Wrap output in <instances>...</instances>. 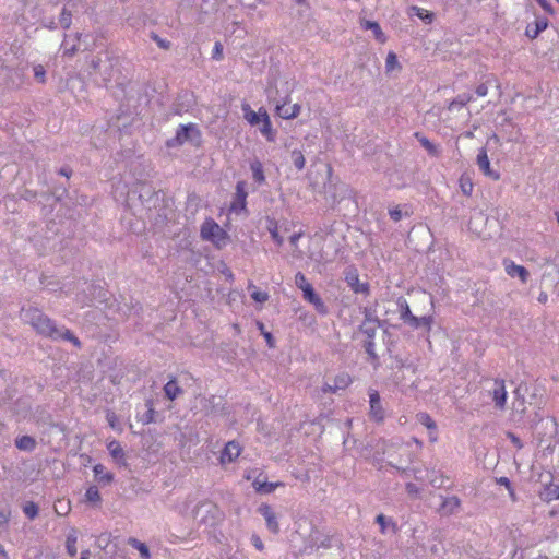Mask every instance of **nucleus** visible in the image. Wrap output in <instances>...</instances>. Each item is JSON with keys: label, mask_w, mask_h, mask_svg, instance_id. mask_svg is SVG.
<instances>
[{"label": "nucleus", "mask_w": 559, "mask_h": 559, "mask_svg": "<svg viewBox=\"0 0 559 559\" xmlns=\"http://www.w3.org/2000/svg\"><path fill=\"white\" fill-rule=\"evenodd\" d=\"M23 318L39 334L48 336L52 340H64L71 342L78 348L81 347L80 340L64 326H58L55 321L44 314L36 308L23 310Z\"/></svg>", "instance_id": "nucleus-1"}, {"label": "nucleus", "mask_w": 559, "mask_h": 559, "mask_svg": "<svg viewBox=\"0 0 559 559\" xmlns=\"http://www.w3.org/2000/svg\"><path fill=\"white\" fill-rule=\"evenodd\" d=\"M201 237L219 247L225 245L227 234L214 219L209 218L201 226Z\"/></svg>", "instance_id": "nucleus-2"}, {"label": "nucleus", "mask_w": 559, "mask_h": 559, "mask_svg": "<svg viewBox=\"0 0 559 559\" xmlns=\"http://www.w3.org/2000/svg\"><path fill=\"white\" fill-rule=\"evenodd\" d=\"M192 134L200 138V132L195 124L189 123V124H180L177 129L175 138L167 141V145L169 147L176 146V145H182L187 141L192 140Z\"/></svg>", "instance_id": "nucleus-3"}, {"label": "nucleus", "mask_w": 559, "mask_h": 559, "mask_svg": "<svg viewBox=\"0 0 559 559\" xmlns=\"http://www.w3.org/2000/svg\"><path fill=\"white\" fill-rule=\"evenodd\" d=\"M247 197L248 192L246 181H238L236 185V191L233 201L230 203V212H234L236 214L245 212L247 209Z\"/></svg>", "instance_id": "nucleus-4"}, {"label": "nucleus", "mask_w": 559, "mask_h": 559, "mask_svg": "<svg viewBox=\"0 0 559 559\" xmlns=\"http://www.w3.org/2000/svg\"><path fill=\"white\" fill-rule=\"evenodd\" d=\"M369 404H370V412L369 416L370 418L380 424L385 418V411L381 403V397L378 391L371 390L369 392Z\"/></svg>", "instance_id": "nucleus-5"}, {"label": "nucleus", "mask_w": 559, "mask_h": 559, "mask_svg": "<svg viewBox=\"0 0 559 559\" xmlns=\"http://www.w3.org/2000/svg\"><path fill=\"white\" fill-rule=\"evenodd\" d=\"M496 408L503 411L507 404L508 393L506 390L504 380L495 379L493 388L489 391Z\"/></svg>", "instance_id": "nucleus-6"}, {"label": "nucleus", "mask_w": 559, "mask_h": 559, "mask_svg": "<svg viewBox=\"0 0 559 559\" xmlns=\"http://www.w3.org/2000/svg\"><path fill=\"white\" fill-rule=\"evenodd\" d=\"M289 102H290V97L286 96L283 99V103L276 104V107H275L276 114L283 119H294L300 114V109H301L300 105L299 104L288 105Z\"/></svg>", "instance_id": "nucleus-7"}, {"label": "nucleus", "mask_w": 559, "mask_h": 559, "mask_svg": "<svg viewBox=\"0 0 559 559\" xmlns=\"http://www.w3.org/2000/svg\"><path fill=\"white\" fill-rule=\"evenodd\" d=\"M258 512L264 518L269 531H271L274 534H277L280 532V525L272 507L266 503H262L258 508Z\"/></svg>", "instance_id": "nucleus-8"}, {"label": "nucleus", "mask_w": 559, "mask_h": 559, "mask_svg": "<svg viewBox=\"0 0 559 559\" xmlns=\"http://www.w3.org/2000/svg\"><path fill=\"white\" fill-rule=\"evenodd\" d=\"M345 281L355 294H369V284L367 282H360L356 271L347 272Z\"/></svg>", "instance_id": "nucleus-9"}, {"label": "nucleus", "mask_w": 559, "mask_h": 559, "mask_svg": "<svg viewBox=\"0 0 559 559\" xmlns=\"http://www.w3.org/2000/svg\"><path fill=\"white\" fill-rule=\"evenodd\" d=\"M241 453V448L238 442L236 441H229L226 443L224 450L221 454V463H231L234 462Z\"/></svg>", "instance_id": "nucleus-10"}, {"label": "nucleus", "mask_w": 559, "mask_h": 559, "mask_svg": "<svg viewBox=\"0 0 559 559\" xmlns=\"http://www.w3.org/2000/svg\"><path fill=\"white\" fill-rule=\"evenodd\" d=\"M504 267H506V273L510 277H519L522 283L527 282L530 273L524 266L518 265L512 261H509V262L506 261Z\"/></svg>", "instance_id": "nucleus-11"}, {"label": "nucleus", "mask_w": 559, "mask_h": 559, "mask_svg": "<svg viewBox=\"0 0 559 559\" xmlns=\"http://www.w3.org/2000/svg\"><path fill=\"white\" fill-rule=\"evenodd\" d=\"M477 165L479 169L487 176L492 177L493 179H498L499 175L493 173L490 168V162L488 158L487 150L481 147L477 154Z\"/></svg>", "instance_id": "nucleus-12"}, {"label": "nucleus", "mask_w": 559, "mask_h": 559, "mask_svg": "<svg viewBox=\"0 0 559 559\" xmlns=\"http://www.w3.org/2000/svg\"><path fill=\"white\" fill-rule=\"evenodd\" d=\"M107 450L109 451V454L111 457L116 461L119 465H127L124 451L121 447V444L117 440H111L107 443Z\"/></svg>", "instance_id": "nucleus-13"}, {"label": "nucleus", "mask_w": 559, "mask_h": 559, "mask_svg": "<svg viewBox=\"0 0 559 559\" xmlns=\"http://www.w3.org/2000/svg\"><path fill=\"white\" fill-rule=\"evenodd\" d=\"M461 500L456 496L445 497L439 508V511L443 515L453 514L459 510Z\"/></svg>", "instance_id": "nucleus-14"}, {"label": "nucleus", "mask_w": 559, "mask_h": 559, "mask_svg": "<svg viewBox=\"0 0 559 559\" xmlns=\"http://www.w3.org/2000/svg\"><path fill=\"white\" fill-rule=\"evenodd\" d=\"M260 112L262 114L260 132L267 141L273 142L275 140V132L272 128L270 117L264 108H260Z\"/></svg>", "instance_id": "nucleus-15"}, {"label": "nucleus", "mask_w": 559, "mask_h": 559, "mask_svg": "<svg viewBox=\"0 0 559 559\" xmlns=\"http://www.w3.org/2000/svg\"><path fill=\"white\" fill-rule=\"evenodd\" d=\"M400 308V316L404 323L408 325H415L417 322V317L414 316L409 309V306L405 299H400L397 301Z\"/></svg>", "instance_id": "nucleus-16"}, {"label": "nucleus", "mask_w": 559, "mask_h": 559, "mask_svg": "<svg viewBox=\"0 0 559 559\" xmlns=\"http://www.w3.org/2000/svg\"><path fill=\"white\" fill-rule=\"evenodd\" d=\"M548 26L546 19H537L534 24H528L525 29V35L532 39L536 38Z\"/></svg>", "instance_id": "nucleus-17"}, {"label": "nucleus", "mask_w": 559, "mask_h": 559, "mask_svg": "<svg viewBox=\"0 0 559 559\" xmlns=\"http://www.w3.org/2000/svg\"><path fill=\"white\" fill-rule=\"evenodd\" d=\"M76 7L75 0H69L68 3L62 9L60 14L59 23L60 26L64 29H68L72 22V14L70 9H74Z\"/></svg>", "instance_id": "nucleus-18"}, {"label": "nucleus", "mask_w": 559, "mask_h": 559, "mask_svg": "<svg viewBox=\"0 0 559 559\" xmlns=\"http://www.w3.org/2000/svg\"><path fill=\"white\" fill-rule=\"evenodd\" d=\"M361 27H362L364 29H369V31H371V32L373 33L374 38H376L379 43L383 44V43H385V41H386V36H385V34L382 32V29H381V27H380V25H379V23H378V22H374V21H367V20H366V21H362V22H361Z\"/></svg>", "instance_id": "nucleus-19"}, {"label": "nucleus", "mask_w": 559, "mask_h": 559, "mask_svg": "<svg viewBox=\"0 0 559 559\" xmlns=\"http://www.w3.org/2000/svg\"><path fill=\"white\" fill-rule=\"evenodd\" d=\"M250 169H251L252 177L255 182H258L259 185H262L265 182L263 165L259 159H254L250 163Z\"/></svg>", "instance_id": "nucleus-20"}, {"label": "nucleus", "mask_w": 559, "mask_h": 559, "mask_svg": "<svg viewBox=\"0 0 559 559\" xmlns=\"http://www.w3.org/2000/svg\"><path fill=\"white\" fill-rule=\"evenodd\" d=\"M243 117L251 126H257L262 121V114L253 111L248 104L242 105Z\"/></svg>", "instance_id": "nucleus-21"}, {"label": "nucleus", "mask_w": 559, "mask_h": 559, "mask_svg": "<svg viewBox=\"0 0 559 559\" xmlns=\"http://www.w3.org/2000/svg\"><path fill=\"white\" fill-rule=\"evenodd\" d=\"M164 392L167 399L174 401L182 393V389L178 385L175 379H171L165 384Z\"/></svg>", "instance_id": "nucleus-22"}, {"label": "nucleus", "mask_w": 559, "mask_h": 559, "mask_svg": "<svg viewBox=\"0 0 559 559\" xmlns=\"http://www.w3.org/2000/svg\"><path fill=\"white\" fill-rule=\"evenodd\" d=\"M15 447L19 450L32 452L36 448V441L31 436H22L15 440Z\"/></svg>", "instance_id": "nucleus-23"}, {"label": "nucleus", "mask_w": 559, "mask_h": 559, "mask_svg": "<svg viewBox=\"0 0 559 559\" xmlns=\"http://www.w3.org/2000/svg\"><path fill=\"white\" fill-rule=\"evenodd\" d=\"M415 138L421 144V146L432 156H438L440 151L437 145L431 143L426 136L420 134L419 132L415 133Z\"/></svg>", "instance_id": "nucleus-24"}, {"label": "nucleus", "mask_w": 559, "mask_h": 559, "mask_svg": "<svg viewBox=\"0 0 559 559\" xmlns=\"http://www.w3.org/2000/svg\"><path fill=\"white\" fill-rule=\"evenodd\" d=\"M278 486H281L280 483H269V481H253L254 489L260 493H271L273 492Z\"/></svg>", "instance_id": "nucleus-25"}, {"label": "nucleus", "mask_w": 559, "mask_h": 559, "mask_svg": "<svg viewBox=\"0 0 559 559\" xmlns=\"http://www.w3.org/2000/svg\"><path fill=\"white\" fill-rule=\"evenodd\" d=\"M411 12H412V14L416 15L417 17H419L427 24L432 23V21L435 19V14L432 12H429V11H427L423 8L416 7V5L411 8Z\"/></svg>", "instance_id": "nucleus-26"}, {"label": "nucleus", "mask_w": 559, "mask_h": 559, "mask_svg": "<svg viewBox=\"0 0 559 559\" xmlns=\"http://www.w3.org/2000/svg\"><path fill=\"white\" fill-rule=\"evenodd\" d=\"M352 383V378L347 372H341L334 378V389L345 390Z\"/></svg>", "instance_id": "nucleus-27"}, {"label": "nucleus", "mask_w": 559, "mask_h": 559, "mask_svg": "<svg viewBox=\"0 0 559 559\" xmlns=\"http://www.w3.org/2000/svg\"><path fill=\"white\" fill-rule=\"evenodd\" d=\"M95 476L100 483H110L114 479V475L111 473L105 472V466L103 464H96L93 468Z\"/></svg>", "instance_id": "nucleus-28"}, {"label": "nucleus", "mask_w": 559, "mask_h": 559, "mask_svg": "<svg viewBox=\"0 0 559 559\" xmlns=\"http://www.w3.org/2000/svg\"><path fill=\"white\" fill-rule=\"evenodd\" d=\"M128 544L132 548L139 550V552L141 554L142 558L150 559V557H151L150 549H148V547L144 543L140 542L136 538H129Z\"/></svg>", "instance_id": "nucleus-29"}, {"label": "nucleus", "mask_w": 559, "mask_h": 559, "mask_svg": "<svg viewBox=\"0 0 559 559\" xmlns=\"http://www.w3.org/2000/svg\"><path fill=\"white\" fill-rule=\"evenodd\" d=\"M473 100V95L463 93L457 95L450 104L449 109L453 110L455 107H464L466 104Z\"/></svg>", "instance_id": "nucleus-30"}, {"label": "nucleus", "mask_w": 559, "mask_h": 559, "mask_svg": "<svg viewBox=\"0 0 559 559\" xmlns=\"http://www.w3.org/2000/svg\"><path fill=\"white\" fill-rule=\"evenodd\" d=\"M76 542H78L76 533H75V531H72L71 533L68 534L67 540H66V549L70 557H74L78 552Z\"/></svg>", "instance_id": "nucleus-31"}, {"label": "nucleus", "mask_w": 559, "mask_h": 559, "mask_svg": "<svg viewBox=\"0 0 559 559\" xmlns=\"http://www.w3.org/2000/svg\"><path fill=\"white\" fill-rule=\"evenodd\" d=\"M429 483L435 488H441L444 486L447 477H444L439 471L432 469L428 474Z\"/></svg>", "instance_id": "nucleus-32"}, {"label": "nucleus", "mask_w": 559, "mask_h": 559, "mask_svg": "<svg viewBox=\"0 0 559 559\" xmlns=\"http://www.w3.org/2000/svg\"><path fill=\"white\" fill-rule=\"evenodd\" d=\"M88 289L91 290L92 298L90 300H96L99 302H104L107 300V292L100 286L90 285Z\"/></svg>", "instance_id": "nucleus-33"}, {"label": "nucleus", "mask_w": 559, "mask_h": 559, "mask_svg": "<svg viewBox=\"0 0 559 559\" xmlns=\"http://www.w3.org/2000/svg\"><path fill=\"white\" fill-rule=\"evenodd\" d=\"M292 163L298 170H302L306 164L305 156L300 150H293L290 153Z\"/></svg>", "instance_id": "nucleus-34"}, {"label": "nucleus", "mask_w": 559, "mask_h": 559, "mask_svg": "<svg viewBox=\"0 0 559 559\" xmlns=\"http://www.w3.org/2000/svg\"><path fill=\"white\" fill-rule=\"evenodd\" d=\"M379 325L380 323L362 322L360 325V331L368 337V340L373 341Z\"/></svg>", "instance_id": "nucleus-35"}, {"label": "nucleus", "mask_w": 559, "mask_h": 559, "mask_svg": "<svg viewBox=\"0 0 559 559\" xmlns=\"http://www.w3.org/2000/svg\"><path fill=\"white\" fill-rule=\"evenodd\" d=\"M433 319L431 316H424V317H417V322L415 325H409L413 329H425L426 332H429L431 330Z\"/></svg>", "instance_id": "nucleus-36"}, {"label": "nucleus", "mask_w": 559, "mask_h": 559, "mask_svg": "<svg viewBox=\"0 0 559 559\" xmlns=\"http://www.w3.org/2000/svg\"><path fill=\"white\" fill-rule=\"evenodd\" d=\"M417 420L425 426L428 430H437L435 420L427 413L417 414Z\"/></svg>", "instance_id": "nucleus-37"}, {"label": "nucleus", "mask_w": 559, "mask_h": 559, "mask_svg": "<svg viewBox=\"0 0 559 559\" xmlns=\"http://www.w3.org/2000/svg\"><path fill=\"white\" fill-rule=\"evenodd\" d=\"M267 230L272 237V239L276 242L277 246H282L284 242L283 237L278 234L277 223L275 221H270Z\"/></svg>", "instance_id": "nucleus-38"}, {"label": "nucleus", "mask_w": 559, "mask_h": 559, "mask_svg": "<svg viewBox=\"0 0 559 559\" xmlns=\"http://www.w3.org/2000/svg\"><path fill=\"white\" fill-rule=\"evenodd\" d=\"M85 499H86V501H88L91 503H98V502H100L102 497H100L98 488L96 486H90L86 489Z\"/></svg>", "instance_id": "nucleus-39"}, {"label": "nucleus", "mask_w": 559, "mask_h": 559, "mask_svg": "<svg viewBox=\"0 0 559 559\" xmlns=\"http://www.w3.org/2000/svg\"><path fill=\"white\" fill-rule=\"evenodd\" d=\"M106 420H107L108 425L110 426V428H112L114 430H116L118 432L122 431V427L119 424L118 416L112 411H107Z\"/></svg>", "instance_id": "nucleus-40"}, {"label": "nucleus", "mask_w": 559, "mask_h": 559, "mask_svg": "<svg viewBox=\"0 0 559 559\" xmlns=\"http://www.w3.org/2000/svg\"><path fill=\"white\" fill-rule=\"evenodd\" d=\"M23 512L29 520H34L38 515V507L32 501L26 502L23 507Z\"/></svg>", "instance_id": "nucleus-41"}, {"label": "nucleus", "mask_w": 559, "mask_h": 559, "mask_svg": "<svg viewBox=\"0 0 559 559\" xmlns=\"http://www.w3.org/2000/svg\"><path fill=\"white\" fill-rule=\"evenodd\" d=\"M460 187L465 195H471L473 193V183L468 178L462 177L460 179Z\"/></svg>", "instance_id": "nucleus-42"}, {"label": "nucleus", "mask_w": 559, "mask_h": 559, "mask_svg": "<svg viewBox=\"0 0 559 559\" xmlns=\"http://www.w3.org/2000/svg\"><path fill=\"white\" fill-rule=\"evenodd\" d=\"M376 522L380 525L381 533L383 534L385 533L388 524H391L393 527L395 526V524L391 520H388L386 516L383 514H379L376 518Z\"/></svg>", "instance_id": "nucleus-43"}, {"label": "nucleus", "mask_w": 559, "mask_h": 559, "mask_svg": "<svg viewBox=\"0 0 559 559\" xmlns=\"http://www.w3.org/2000/svg\"><path fill=\"white\" fill-rule=\"evenodd\" d=\"M295 284L296 286L304 290L305 289V286H311L308 282H307V278L305 276L304 273L301 272H298L296 275H295Z\"/></svg>", "instance_id": "nucleus-44"}, {"label": "nucleus", "mask_w": 559, "mask_h": 559, "mask_svg": "<svg viewBox=\"0 0 559 559\" xmlns=\"http://www.w3.org/2000/svg\"><path fill=\"white\" fill-rule=\"evenodd\" d=\"M33 70H34L35 79L38 82H40V83L45 82V78H46V70H45V68L41 64H37V66L34 67Z\"/></svg>", "instance_id": "nucleus-45"}, {"label": "nucleus", "mask_w": 559, "mask_h": 559, "mask_svg": "<svg viewBox=\"0 0 559 559\" xmlns=\"http://www.w3.org/2000/svg\"><path fill=\"white\" fill-rule=\"evenodd\" d=\"M364 316H365L364 322L380 323L379 319L377 318V316L374 314V311L372 309L365 308Z\"/></svg>", "instance_id": "nucleus-46"}, {"label": "nucleus", "mask_w": 559, "mask_h": 559, "mask_svg": "<svg viewBox=\"0 0 559 559\" xmlns=\"http://www.w3.org/2000/svg\"><path fill=\"white\" fill-rule=\"evenodd\" d=\"M546 498L548 500L559 499V485H552L549 488H547Z\"/></svg>", "instance_id": "nucleus-47"}, {"label": "nucleus", "mask_w": 559, "mask_h": 559, "mask_svg": "<svg viewBox=\"0 0 559 559\" xmlns=\"http://www.w3.org/2000/svg\"><path fill=\"white\" fill-rule=\"evenodd\" d=\"M302 295L305 300H307L308 302H311L312 300L316 299V297H318L312 286H305Z\"/></svg>", "instance_id": "nucleus-48"}, {"label": "nucleus", "mask_w": 559, "mask_h": 559, "mask_svg": "<svg viewBox=\"0 0 559 559\" xmlns=\"http://www.w3.org/2000/svg\"><path fill=\"white\" fill-rule=\"evenodd\" d=\"M376 343L374 341L372 340H367L366 343H365V349H366V353L372 358V359H377V354H376Z\"/></svg>", "instance_id": "nucleus-49"}, {"label": "nucleus", "mask_w": 559, "mask_h": 559, "mask_svg": "<svg viewBox=\"0 0 559 559\" xmlns=\"http://www.w3.org/2000/svg\"><path fill=\"white\" fill-rule=\"evenodd\" d=\"M251 298L258 302H264L269 299V294L265 292L254 289L251 293Z\"/></svg>", "instance_id": "nucleus-50"}, {"label": "nucleus", "mask_w": 559, "mask_h": 559, "mask_svg": "<svg viewBox=\"0 0 559 559\" xmlns=\"http://www.w3.org/2000/svg\"><path fill=\"white\" fill-rule=\"evenodd\" d=\"M153 40L156 43V45L162 49H169L170 48V41H168L165 38L159 37L158 35L154 34L152 36Z\"/></svg>", "instance_id": "nucleus-51"}, {"label": "nucleus", "mask_w": 559, "mask_h": 559, "mask_svg": "<svg viewBox=\"0 0 559 559\" xmlns=\"http://www.w3.org/2000/svg\"><path fill=\"white\" fill-rule=\"evenodd\" d=\"M507 438L511 441V443L516 448V449H522L523 448V442L521 441V439L513 432L511 431H508L507 432Z\"/></svg>", "instance_id": "nucleus-52"}, {"label": "nucleus", "mask_w": 559, "mask_h": 559, "mask_svg": "<svg viewBox=\"0 0 559 559\" xmlns=\"http://www.w3.org/2000/svg\"><path fill=\"white\" fill-rule=\"evenodd\" d=\"M314 306L316 310L322 314L326 313V307L323 302V300L318 296L314 300L310 302Z\"/></svg>", "instance_id": "nucleus-53"}, {"label": "nucleus", "mask_w": 559, "mask_h": 559, "mask_svg": "<svg viewBox=\"0 0 559 559\" xmlns=\"http://www.w3.org/2000/svg\"><path fill=\"white\" fill-rule=\"evenodd\" d=\"M314 306L316 310L322 314L326 313V307L323 302V300L318 296L314 300L310 302Z\"/></svg>", "instance_id": "nucleus-54"}, {"label": "nucleus", "mask_w": 559, "mask_h": 559, "mask_svg": "<svg viewBox=\"0 0 559 559\" xmlns=\"http://www.w3.org/2000/svg\"><path fill=\"white\" fill-rule=\"evenodd\" d=\"M542 9L549 15L555 14V10L548 0H535Z\"/></svg>", "instance_id": "nucleus-55"}, {"label": "nucleus", "mask_w": 559, "mask_h": 559, "mask_svg": "<svg viewBox=\"0 0 559 559\" xmlns=\"http://www.w3.org/2000/svg\"><path fill=\"white\" fill-rule=\"evenodd\" d=\"M62 46L64 47L63 53L69 57L73 56L75 53V51L78 50L75 44H72L70 47H68V38L67 37L64 38Z\"/></svg>", "instance_id": "nucleus-56"}, {"label": "nucleus", "mask_w": 559, "mask_h": 559, "mask_svg": "<svg viewBox=\"0 0 559 559\" xmlns=\"http://www.w3.org/2000/svg\"><path fill=\"white\" fill-rule=\"evenodd\" d=\"M488 83H489V80L485 83L479 84L476 87L475 93L478 97H485L488 94Z\"/></svg>", "instance_id": "nucleus-57"}, {"label": "nucleus", "mask_w": 559, "mask_h": 559, "mask_svg": "<svg viewBox=\"0 0 559 559\" xmlns=\"http://www.w3.org/2000/svg\"><path fill=\"white\" fill-rule=\"evenodd\" d=\"M405 489H406L407 493L413 497H417L420 492L419 487L413 483H407L405 486Z\"/></svg>", "instance_id": "nucleus-58"}, {"label": "nucleus", "mask_w": 559, "mask_h": 559, "mask_svg": "<svg viewBox=\"0 0 559 559\" xmlns=\"http://www.w3.org/2000/svg\"><path fill=\"white\" fill-rule=\"evenodd\" d=\"M223 56V46L221 43H215L212 58L215 60H221Z\"/></svg>", "instance_id": "nucleus-59"}, {"label": "nucleus", "mask_w": 559, "mask_h": 559, "mask_svg": "<svg viewBox=\"0 0 559 559\" xmlns=\"http://www.w3.org/2000/svg\"><path fill=\"white\" fill-rule=\"evenodd\" d=\"M397 64V58L393 52H390L386 57V69L392 70Z\"/></svg>", "instance_id": "nucleus-60"}, {"label": "nucleus", "mask_w": 559, "mask_h": 559, "mask_svg": "<svg viewBox=\"0 0 559 559\" xmlns=\"http://www.w3.org/2000/svg\"><path fill=\"white\" fill-rule=\"evenodd\" d=\"M389 215L391 219H393L394 222H399L402 218V211L399 207H394L389 211Z\"/></svg>", "instance_id": "nucleus-61"}, {"label": "nucleus", "mask_w": 559, "mask_h": 559, "mask_svg": "<svg viewBox=\"0 0 559 559\" xmlns=\"http://www.w3.org/2000/svg\"><path fill=\"white\" fill-rule=\"evenodd\" d=\"M251 543L258 550L262 551L264 549L263 542L258 535L254 534L251 536Z\"/></svg>", "instance_id": "nucleus-62"}, {"label": "nucleus", "mask_w": 559, "mask_h": 559, "mask_svg": "<svg viewBox=\"0 0 559 559\" xmlns=\"http://www.w3.org/2000/svg\"><path fill=\"white\" fill-rule=\"evenodd\" d=\"M302 237V233H295L289 237L292 246L297 247L298 240Z\"/></svg>", "instance_id": "nucleus-63"}, {"label": "nucleus", "mask_w": 559, "mask_h": 559, "mask_svg": "<svg viewBox=\"0 0 559 559\" xmlns=\"http://www.w3.org/2000/svg\"><path fill=\"white\" fill-rule=\"evenodd\" d=\"M263 336L270 347H274V338L270 332H263Z\"/></svg>", "instance_id": "nucleus-64"}]
</instances>
